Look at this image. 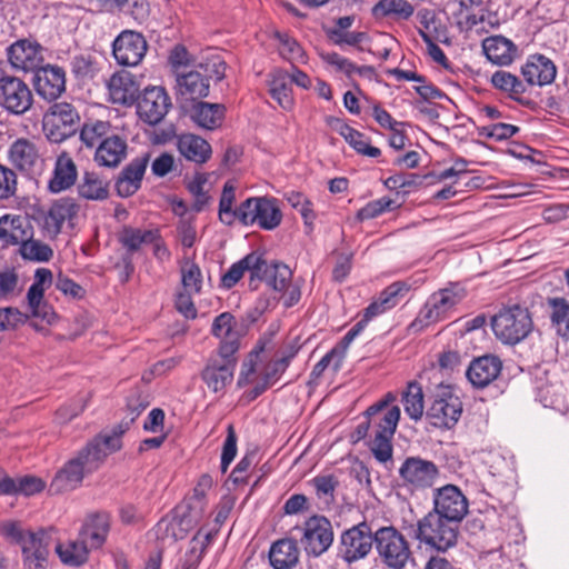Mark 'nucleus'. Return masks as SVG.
Wrapping results in <instances>:
<instances>
[{
    "label": "nucleus",
    "mask_w": 569,
    "mask_h": 569,
    "mask_svg": "<svg viewBox=\"0 0 569 569\" xmlns=\"http://www.w3.org/2000/svg\"><path fill=\"white\" fill-rule=\"evenodd\" d=\"M148 50V43L142 33L123 30L112 42V54L116 61L124 67L138 66Z\"/></svg>",
    "instance_id": "15"
},
{
    "label": "nucleus",
    "mask_w": 569,
    "mask_h": 569,
    "mask_svg": "<svg viewBox=\"0 0 569 569\" xmlns=\"http://www.w3.org/2000/svg\"><path fill=\"white\" fill-rule=\"evenodd\" d=\"M180 272L182 290L199 293L202 287V273L200 268L196 263L187 260L181 264Z\"/></svg>",
    "instance_id": "51"
},
{
    "label": "nucleus",
    "mask_w": 569,
    "mask_h": 569,
    "mask_svg": "<svg viewBox=\"0 0 569 569\" xmlns=\"http://www.w3.org/2000/svg\"><path fill=\"white\" fill-rule=\"evenodd\" d=\"M191 119L201 128L213 129V103L197 100L191 102Z\"/></svg>",
    "instance_id": "53"
},
{
    "label": "nucleus",
    "mask_w": 569,
    "mask_h": 569,
    "mask_svg": "<svg viewBox=\"0 0 569 569\" xmlns=\"http://www.w3.org/2000/svg\"><path fill=\"white\" fill-rule=\"evenodd\" d=\"M405 412L415 421L422 418L425 411L423 391L419 382L410 381L401 393Z\"/></svg>",
    "instance_id": "47"
},
{
    "label": "nucleus",
    "mask_w": 569,
    "mask_h": 569,
    "mask_svg": "<svg viewBox=\"0 0 569 569\" xmlns=\"http://www.w3.org/2000/svg\"><path fill=\"white\" fill-rule=\"evenodd\" d=\"M395 201L391 198L382 197L377 200L368 202L357 212V218L360 221L377 218L386 211L395 209Z\"/></svg>",
    "instance_id": "55"
},
{
    "label": "nucleus",
    "mask_w": 569,
    "mask_h": 569,
    "mask_svg": "<svg viewBox=\"0 0 569 569\" xmlns=\"http://www.w3.org/2000/svg\"><path fill=\"white\" fill-rule=\"evenodd\" d=\"M319 498H325L326 501L333 500V493L339 485V481L333 475L317 476L311 480Z\"/></svg>",
    "instance_id": "62"
},
{
    "label": "nucleus",
    "mask_w": 569,
    "mask_h": 569,
    "mask_svg": "<svg viewBox=\"0 0 569 569\" xmlns=\"http://www.w3.org/2000/svg\"><path fill=\"white\" fill-rule=\"evenodd\" d=\"M19 252L23 259L39 262H47L53 256V251L48 244L32 238L20 244Z\"/></svg>",
    "instance_id": "50"
},
{
    "label": "nucleus",
    "mask_w": 569,
    "mask_h": 569,
    "mask_svg": "<svg viewBox=\"0 0 569 569\" xmlns=\"http://www.w3.org/2000/svg\"><path fill=\"white\" fill-rule=\"evenodd\" d=\"M237 433L232 423L227 427V437L224 439L221 452L220 468L226 472L237 455Z\"/></svg>",
    "instance_id": "58"
},
{
    "label": "nucleus",
    "mask_w": 569,
    "mask_h": 569,
    "mask_svg": "<svg viewBox=\"0 0 569 569\" xmlns=\"http://www.w3.org/2000/svg\"><path fill=\"white\" fill-rule=\"evenodd\" d=\"M371 13L376 19L407 21L415 13V7L408 0H379L372 7Z\"/></svg>",
    "instance_id": "42"
},
{
    "label": "nucleus",
    "mask_w": 569,
    "mask_h": 569,
    "mask_svg": "<svg viewBox=\"0 0 569 569\" xmlns=\"http://www.w3.org/2000/svg\"><path fill=\"white\" fill-rule=\"evenodd\" d=\"M33 102L29 87L19 78H0V106L12 114H23Z\"/></svg>",
    "instance_id": "16"
},
{
    "label": "nucleus",
    "mask_w": 569,
    "mask_h": 569,
    "mask_svg": "<svg viewBox=\"0 0 569 569\" xmlns=\"http://www.w3.org/2000/svg\"><path fill=\"white\" fill-rule=\"evenodd\" d=\"M433 510L441 518L459 525L468 512V499L462 491L453 485H446L433 493Z\"/></svg>",
    "instance_id": "13"
},
{
    "label": "nucleus",
    "mask_w": 569,
    "mask_h": 569,
    "mask_svg": "<svg viewBox=\"0 0 569 569\" xmlns=\"http://www.w3.org/2000/svg\"><path fill=\"white\" fill-rule=\"evenodd\" d=\"M174 82L176 98L182 108H187V103L196 102L207 97L210 91V77L203 76L196 70L188 72L176 71Z\"/></svg>",
    "instance_id": "17"
},
{
    "label": "nucleus",
    "mask_w": 569,
    "mask_h": 569,
    "mask_svg": "<svg viewBox=\"0 0 569 569\" xmlns=\"http://www.w3.org/2000/svg\"><path fill=\"white\" fill-rule=\"evenodd\" d=\"M521 74L529 86H546L555 81L557 68L551 59L543 54H532L521 67Z\"/></svg>",
    "instance_id": "26"
},
{
    "label": "nucleus",
    "mask_w": 569,
    "mask_h": 569,
    "mask_svg": "<svg viewBox=\"0 0 569 569\" xmlns=\"http://www.w3.org/2000/svg\"><path fill=\"white\" fill-rule=\"evenodd\" d=\"M259 268L256 251H252L233 263L229 270L222 274L220 286L224 289H230L242 278L246 271H249V286L251 289L256 290L257 286L253 287V277H258L257 272L259 271Z\"/></svg>",
    "instance_id": "37"
},
{
    "label": "nucleus",
    "mask_w": 569,
    "mask_h": 569,
    "mask_svg": "<svg viewBox=\"0 0 569 569\" xmlns=\"http://www.w3.org/2000/svg\"><path fill=\"white\" fill-rule=\"evenodd\" d=\"M150 160V154L132 159L120 172L116 180L114 188L117 194L121 198H128L134 194L140 188L141 182Z\"/></svg>",
    "instance_id": "23"
},
{
    "label": "nucleus",
    "mask_w": 569,
    "mask_h": 569,
    "mask_svg": "<svg viewBox=\"0 0 569 569\" xmlns=\"http://www.w3.org/2000/svg\"><path fill=\"white\" fill-rule=\"evenodd\" d=\"M259 271L258 277H253V287H258V282H266L276 292H282L287 288V283L292 279L290 268L280 261H268L263 253L256 251Z\"/></svg>",
    "instance_id": "21"
},
{
    "label": "nucleus",
    "mask_w": 569,
    "mask_h": 569,
    "mask_svg": "<svg viewBox=\"0 0 569 569\" xmlns=\"http://www.w3.org/2000/svg\"><path fill=\"white\" fill-rule=\"evenodd\" d=\"M548 306L552 328L560 338L569 341V301L561 297L549 298Z\"/></svg>",
    "instance_id": "44"
},
{
    "label": "nucleus",
    "mask_w": 569,
    "mask_h": 569,
    "mask_svg": "<svg viewBox=\"0 0 569 569\" xmlns=\"http://www.w3.org/2000/svg\"><path fill=\"white\" fill-rule=\"evenodd\" d=\"M491 328L498 340L505 345H517L531 332L533 321L526 306H503L492 318Z\"/></svg>",
    "instance_id": "5"
},
{
    "label": "nucleus",
    "mask_w": 569,
    "mask_h": 569,
    "mask_svg": "<svg viewBox=\"0 0 569 569\" xmlns=\"http://www.w3.org/2000/svg\"><path fill=\"white\" fill-rule=\"evenodd\" d=\"M467 295L468 291L463 283L449 282L447 287L430 295L411 327L422 329L448 319Z\"/></svg>",
    "instance_id": "3"
},
{
    "label": "nucleus",
    "mask_w": 569,
    "mask_h": 569,
    "mask_svg": "<svg viewBox=\"0 0 569 569\" xmlns=\"http://www.w3.org/2000/svg\"><path fill=\"white\" fill-rule=\"evenodd\" d=\"M295 357V352H290L287 356H283L277 360H273L269 362L264 371L261 376V380L266 382L269 387H271L278 379L281 377V375L286 371L287 367L290 363V360Z\"/></svg>",
    "instance_id": "57"
},
{
    "label": "nucleus",
    "mask_w": 569,
    "mask_h": 569,
    "mask_svg": "<svg viewBox=\"0 0 569 569\" xmlns=\"http://www.w3.org/2000/svg\"><path fill=\"white\" fill-rule=\"evenodd\" d=\"M238 212L242 224H257L263 230H274L282 221V212L274 198H248L240 203Z\"/></svg>",
    "instance_id": "9"
},
{
    "label": "nucleus",
    "mask_w": 569,
    "mask_h": 569,
    "mask_svg": "<svg viewBox=\"0 0 569 569\" xmlns=\"http://www.w3.org/2000/svg\"><path fill=\"white\" fill-rule=\"evenodd\" d=\"M177 149L180 154L189 161L204 163L211 156V144L193 133L177 136Z\"/></svg>",
    "instance_id": "35"
},
{
    "label": "nucleus",
    "mask_w": 569,
    "mask_h": 569,
    "mask_svg": "<svg viewBox=\"0 0 569 569\" xmlns=\"http://www.w3.org/2000/svg\"><path fill=\"white\" fill-rule=\"evenodd\" d=\"M376 551L387 569H405L415 561L409 541L393 526L377 529Z\"/></svg>",
    "instance_id": "7"
},
{
    "label": "nucleus",
    "mask_w": 569,
    "mask_h": 569,
    "mask_svg": "<svg viewBox=\"0 0 569 569\" xmlns=\"http://www.w3.org/2000/svg\"><path fill=\"white\" fill-rule=\"evenodd\" d=\"M80 126L77 109L68 102H56L43 118V130L51 142H62L73 136Z\"/></svg>",
    "instance_id": "10"
},
{
    "label": "nucleus",
    "mask_w": 569,
    "mask_h": 569,
    "mask_svg": "<svg viewBox=\"0 0 569 569\" xmlns=\"http://www.w3.org/2000/svg\"><path fill=\"white\" fill-rule=\"evenodd\" d=\"M326 33L330 41L336 46L341 47L343 44H348L357 47L359 50H362L359 44L368 38V34L361 31H327Z\"/></svg>",
    "instance_id": "61"
},
{
    "label": "nucleus",
    "mask_w": 569,
    "mask_h": 569,
    "mask_svg": "<svg viewBox=\"0 0 569 569\" xmlns=\"http://www.w3.org/2000/svg\"><path fill=\"white\" fill-rule=\"evenodd\" d=\"M421 183V177L416 173H397L385 180V186L390 190L402 189L405 192Z\"/></svg>",
    "instance_id": "64"
},
{
    "label": "nucleus",
    "mask_w": 569,
    "mask_h": 569,
    "mask_svg": "<svg viewBox=\"0 0 569 569\" xmlns=\"http://www.w3.org/2000/svg\"><path fill=\"white\" fill-rule=\"evenodd\" d=\"M7 56L14 69L23 71H34L43 60L42 47L29 39H20L9 46Z\"/></svg>",
    "instance_id": "22"
},
{
    "label": "nucleus",
    "mask_w": 569,
    "mask_h": 569,
    "mask_svg": "<svg viewBox=\"0 0 569 569\" xmlns=\"http://www.w3.org/2000/svg\"><path fill=\"white\" fill-rule=\"evenodd\" d=\"M270 565L274 569H291L299 561V549L293 539H280L272 543L269 551Z\"/></svg>",
    "instance_id": "39"
},
{
    "label": "nucleus",
    "mask_w": 569,
    "mask_h": 569,
    "mask_svg": "<svg viewBox=\"0 0 569 569\" xmlns=\"http://www.w3.org/2000/svg\"><path fill=\"white\" fill-rule=\"evenodd\" d=\"M462 413V401L451 391L437 395L427 411L430 423L438 428L450 429L457 425Z\"/></svg>",
    "instance_id": "18"
},
{
    "label": "nucleus",
    "mask_w": 569,
    "mask_h": 569,
    "mask_svg": "<svg viewBox=\"0 0 569 569\" xmlns=\"http://www.w3.org/2000/svg\"><path fill=\"white\" fill-rule=\"evenodd\" d=\"M109 129L110 124L107 121H96L92 124H84L80 131V139L87 147L92 148L96 143L101 141Z\"/></svg>",
    "instance_id": "56"
},
{
    "label": "nucleus",
    "mask_w": 569,
    "mask_h": 569,
    "mask_svg": "<svg viewBox=\"0 0 569 569\" xmlns=\"http://www.w3.org/2000/svg\"><path fill=\"white\" fill-rule=\"evenodd\" d=\"M237 322L230 312H223L216 317V337L220 338L218 350L219 362L216 360V390L218 385L224 387L232 382L237 367V352L240 348V332Z\"/></svg>",
    "instance_id": "2"
},
{
    "label": "nucleus",
    "mask_w": 569,
    "mask_h": 569,
    "mask_svg": "<svg viewBox=\"0 0 569 569\" xmlns=\"http://www.w3.org/2000/svg\"><path fill=\"white\" fill-rule=\"evenodd\" d=\"M160 239L158 230H142L139 228L124 227L119 233V242L126 249L123 256H130L138 252L143 244H151Z\"/></svg>",
    "instance_id": "41"
},
{
    "label": "nucleus",
    "mask_w": 569,
    "mask_h": 569,
    "mask_svg": "<svg viewBox=\"0 0 569 569\" xmlns=\"http://www.w3.org/2000/svg\"><path fill=\"white\" fill-rule=\"evenodd\" d=\"M301 547L309 557H320L333 543V529L330 520L325 516H312L306 520Z\"/></svg>",
    "instance_id": "11"
},
{
    "label": "nucleus",
    "mask_w": 569,
    "mask_h": 569,
    "mask_svg": "<svg viewBox=\"0 0 569 569\" xmlns=\"http://www.w3.org/2000/svg\"><path fill=\"white\" fill-rule=\"evenodd\" d=\"M458 536L459 525L431 512L418 520L412 533L420 543L439 552L453 548L458 542Z\"/></svg>",
    "instance_id": "6"
},
{
    "label": "nucleus",
    "mask_w": 569,
    "mask_h": 569,
    "mask_svg": "<svg viewBox=\"0 0 569 569\" xmlns=\"http://www.w3.org/2000/svg\"><path fill=\"white\" fill-rule=\"evenodd\" d=\"M399 476L406 487L412 490L431 488L438 476V467L430 460L421 457H408L399 468Z\"/></svg>",
    "instance_id": "14"
},
{
    "label": "nucleus",
    "mask_w": 569,
    "mask_h": 569,
    "mask_svg": "<svg viewBox=\"0 0 569 569\" xmlns=\"http://www.w3.org/2000/svg\"><path fill=\"white\" fill-rule=\"evenodd\" d=\"M237 189L238 181L230 179L224 183L220 196L218 216L219 220L227 226L239 220L238 207H234Z\"/></svg>",
    "instance_id": "45"
},
{
    "label": "nucleus",
    "mask_w": 569,
    "mask_h": 569,
    "mask_svg": "<svg viewBox=\"0 0 569 569\" xmlns=\"http://www.w3.org/2000/svg\"><path fill=\"white\" fill-rule=\"evenodd\" d=\"M490 82L495 89L507 93L510 99L517 101L519 104L530 110L538 108V103L535 100L522 96L527 88L516 74L509 71L498 70L492 73Z\"/></svg>",
    "instance_id": "28"
},
{
    "label": "nucleus",
    "mask_w": 569,
    "mask_h": 569,
    "mask_svg": "<svg viewBox=\"0 0 569 569\" xmlns=\"http://www.w3.org/2000/svg\"><path fill=\"white\" fill-rule=\"evenodd\" d=\"M36 92L47 101L57 100L66 91V71L62 67L47 64L34 70Z\"/></svg>",
    "instance_id": "19"
},
{
    "label": "nucleus",
    "mask_w": 569,
    "mask_h": 569,
    "mask_svg": "<svg viewBox=\"0 0 569 569\" xmlns=\"http://www.w3.org/2000/svg\"><path fill=\"white\" fill-rule=\"evenodd\" d=\"M109 181L101 178L94 171H86L78 186V194L80 198L90 201H103L109 198Z\"/></svg>",
    "instance_id": "40"
},
{
    "label": "nucleus",
    "mask_w": 569,
    "mask_h": 569,
    "mask_svg": "<svg viewBox=\"0 0 569 569\" xmlns=\"http://www.w3.org/2000/svg\"><path fill=\"white\" fill-rule=\"evenodd\" d=\"M342 361L343 351H338V348H333L313 366L311 377L315 379L321 377L330 365H332L335 371H338L342 366Z\"/></svg>",
    "instance_id": "60"
},
{
    "label": "nucleus",
    "mask_w": 569,
    "mask_h": 569,
    "mask_svg": "<svg viewBox=\"0 0 569 569\" xmlns=\"http://www.w3.org/2000/svg\"><path fill=\"white\" fill-rule=\"evenodd\" d=\"M0 531L8 541L21 547L24 560L30 563L34 562L36 568L42 567L47 561L52 540V528H40L33 532L24 530L18 521H8L1 525Z\"/></svg>",
    "instance_id": "4"
},
{
    "label": "nucleus",
    "mask_w": 569,
    "mask_h": 569,
    "mask_svg": "<svg viewBox=\"0 0 569 569\" xmlns=\"http://www.w3.org/2000/svg\"><path fill=\"white\" fill-rule=\"evenodd\" d=\"M77 178V166L70 154L63 151L56 159L52 176L48 181V191L51 193L66 191L74 186Z\"/></svg>",
    "instance_id": "29"
},
{
    "label": "nucleus",
    "mask_w": 569,
    "mask_h": 569,
    "mask_svg": "<svg viewBox=\"0 0 569 569\" xmlns=\"http://www.w3.org/2000/svg\"><path fill=\"white\" fill-rule=\"evenodd\" d=\"M127 430L128 423H118L109 432H100L88 441L56 472L49 492L60 495L79 488L87 475L97 471L109 455L121 449V437Z\"/></svg>",
    "instance_id": "1"
},
{
    "label": "nucleus",
    "mask_w": 569,
    "mask_h": 569,
    "mask_svg": "<svg viewBox=\"0 0 569 569\" xmlns=\"http://www.w3.org/2000/svg\"><path fill=\"white\" fill-rule=\"evenodd\" d=\"M14 491L12 495L22 493L32 496L41 492L46 488V482L36 476H24L17 480L13 479Z\"/></svg>",
    "instance_id": "63"
},
{
    "label": "nucleus",
    "mask_w": 569,
    "mask_h": 569,
    "mask_svg": "<svg viewBox=\"0 0 569 569\" xmlns=\"http://www.w3.org/2000/svg\"><path fill=\"white\" fill-rule=\"evenodd\" d=\"M410 287L402 281H396L385 288L379 296L363 310L362 316L369 321L395 308L409 291Z\"/></svg>",
    "instance_id": "30"
},
{
    "label": "nucleus",
    "mask_w": 569,
    "mask_h": 569,
    "mask_svg": "<svg viewBox=\"0 0 569 569\" xmlns=\"http://www.w3.org/2000/svg\"><path fill=\"white\" fill-rule=\"evenodd\" d=\"M400 419V408L392 406L383 410L378 416L372 417V425L376 428L375 433H381L387 437H393Z\"/></svg>",
    "instance_id": "49"
},
{
    "label": "nucleus",
    "mask_w": 569,
    "mask_h": 569,
    "mask_svg": "<svg viewBox=\"0 0 569 569\" xmlns=\"http://www.w3.org/2000/svg\"><path fill=\"white\" fill-rule=\"evenodd\" d=\"M273 37L281 44L280 53L289 60L305 61V51L299 42L287 33L276 31Z\"/></svg>",
    "instance_id": "54"
},
{
    "label": "nucleus",
    "mask_w": 569,
    "mask_h": 569,
    "mask_svg": "<svg viewBox=\"0 0 569 569\" xmlns=\"http://www.w3.org/2000/svg\"><path fill=\"white\" fill-rule=\"evenodd\" d=\"M482 50L487 59L497 66H510L519 53L518 47L500 34L486 38Z\"/></svg>",
    "instance_id": "32"
},
{
    "label": "nucleus",
    "mask_w": 569,
    "mask_h": 569,
    "mask_svg": "<svg viewBox=\"0 0 569 569\" xmlns=\"http://www.w3.org/2000/svg\"><path fill=\"white\" fill-rule=\"evenodd\" d=\"M127 142L119 136L103 138L96 150L94 160L98 164L113 168L126 157Z\"/></svg>",
    "instance_id": "36"
},
{
    "label": "nucleus",
    "mask_w": 569,
    "mask_h": 569,
    "mask_svg": "<svg viewBox=\"0 0 569 569\" xmlns=\"http://www.w3.org/2000/svg\"><path fill=\"white\" fill-rule=\"evenodd\" d=\"M109 94L113 103L133 106L140 97V84L129 71H119L108 82Z\"/></svg>",
    "instance_id": "25"
},
{
    "label": "nucleus",
    "mask_w": 569,
    "mask_h": 569,
    "mask_svg": "<svg viewBox=\"0 0 569 569\" xmlns=\"http://www.w3.org/2000/svg\"><path fill=\"white\" fill-rule=\"evenodd\" d=\"M8 158L12 166L24 172H31L40 161L36 143L26 138H19L11 143Z\"/></svg>",
    "instance_id": "33"
},
{
    "label": "nucleus",
    "mask_w": 569,
    "mask_h": 569,
    "mask_svg": "<svg viewBox=\"0 0 569 569\" xmlns=\"http://www.w3.org/2000/svg\"><path fill=\"white\" fill-rule=\"evenodd\" d=\"M31 238L33 228L27 217L4 214L0 218V241L3 246L21 244Z\"/></svg>",
    "instance_id": "27"
},
{
    "label": "nucleus",
    "mask_w": 569,
    "mask_h": 569,
    "mask_svg": "<svg viewBox=\"0 0 569 569\" xmlns=\"http://www.w3.org/2000/svg\"><path fill=\"white\" fill-rule=\"evenodd\" d=\"M392 438L393 437H387L381 433H375V438L370 445V450L373 457L381 463H385L392 458Z\"/></svg>",
    "instance_id": "59"
},
{
    "label": "nucleus",
    "mask_w": 569,
    "mask_h": 569,
    "mask_svg": "<svg viewBox=\"0 0 569 569\" xmlns=\"http://www.w3.org/2000/svg\"><path fill=\"white\" fill-rule=\"evenodd\" d=\"M286 199L301 214L307 228L306 232L310 233L313 230V221L316 219L312 202L303 193L297 191L288 192Z\"/></svg>",
    "instance_id": "48"
},
{
    "label": "nucleus",
    "mask_w": 569,
    "mask_h": 569,
    "mask_svg": "<svg viewBox=\"0 0 569 569\" xmlns=\"http://www.w3.org/2000/svg\"><path fill=\"white\" fill-rule=\"evenodd\" d=\"M377 530L373 531L367 521L345 529L338 540L337 557L347 565H352L366 559L376 548Z\"/></svg>",
    "instance_id": "8"
},
{
    "label": "nucleus",
    "mask_w": 569,
    "mask_h": 569,
    "mask_svg": "<svg viewBox=\"0 0 569 569\" xmlns=\"http://www.w3.org/2000/svg\"><path fill=\"white\" fill-rule=\"evenodd\" d=\"M343 139L352 149L362 156L377 158L381 154L380 149L370 146L365 134L355 128H351Z\"/></svg>",
    "instance_id": "52"
},
{
    "label": "nucleus",
    "mask_w": 569,
    "mask_h": 569,
    "mask_svg": "<svg viewBox=\"0 0 569 569\" xmlns=\"http://www.w3.org/2000/svg\"><path fill=\"white\" fill-rule=\"evenodd\" d=\"M109 531V515L98 512L88 517L79 531V537L89 549H99L106 542Z\"/></svg>",
    "instance_id": "31"
},
{
    "label": "nucleus",
    "mask_w": 569,
    "mask_h": 569,
    "mask_svg": "<svg viewBox=\"0 0 569 569\" xmlns=\"http://www.w3.org/2000/svg\"><path fill=\"white\" fill-rule=\"evenodd\" d=\"M89 548L78 536L74 540L59 542L56 546V552L60 561L68 567L79 568L89 559Z\"/></svg>",
    "instance_id": "43"
},
{
    "label": "nucleus",
    "mask_w": 569,
    "mask_h": 569,
    "mask_svg": "<svg viewBox=\"0 0 569 569\" xmlns=\"http://www.w3.org/2000/svg\"><path fill=\"white\" fill-rule=\"evenodd\" d=\"M213 537V529L200 528L190 541V547L179 560L176 569H197L207 547Z\"/></svg>",
    "instance_id": "38"
},
{
    "label": "nucleus",
    "mask_w": 569,
    "mask_h": 569,
    "mask_svg": "<svg viewBox=\"0 0 569 569\" xmlns=\"http://www.w3.org/2000/svg\"><path fill=\"white\" fill-rule=\"evenodd\" d=\"M198 517L186 510L183 506L173 509L172 515L163 517L156 526L158 539L172 541L183 539L196 523Z\"/></svg>",
    "instance_id": "20"
},
{
    "label": "nucleus",
    "mask_w": 569,
    "mask_h": 569,
    "mask_svg": "<svg viewBox=\"0 0 569 569\" xmlns=\"http://www.w3.org/2000/svg\"><path fill=\"white\" fill-rule=\"evenodd\" d=\"M70 71L78 81L92 80L100 71V62L92 53H77L70 59Z\"/></svg>",
    "instance_id": "46"
},
{
    "label": "nucleus",
    "mask_w": 569,
    "mask_h": 569,
    "mask_svg": "<svg viewBox=\"0 0 569 569\" xmlns=\"http://www.w3.org/2000/svg\"><path fill=\"white\" fill-rule=\"evenodd\" d=\"M137 114L150 126L160 123L172 107L171 98L163 87H146L137 102Z\"/></svg>",
    "instance_id": "12"
},
{
    "label": "nucleus",
    "mask_w": 569,
    "mask_h": 569,
    "mask_svg": "<svg viewBox=\"0 0 569 569\" xmlns=\"http://www.w3.org/2000/svg\"><path fill=\"white\" fill-rule=\"evenodd\" d=\"M502 369V362L499 357L485 355L475 358L466 370L469 382L475 388H485L495 381Z\"/></svg>",
    "instance_id": "24"
},
{
    "label": "nucleus",
    "mask_w": 569,
    "mask_h": 569,
    "mask_svg": "<svg viewBox=\"0 0 569 569\" xmlns=\"http://www.w3.org/2000/svg\"><path fill=\"white\" fill-rule=\"evenodd\" d=\"M79 209L80 207L76 199L71 197H63L56 200L51 204L44 218V226L47 230L58 234L61 231L64 221L76 218Z\"/></svg>",
    "instance_id": "34"
}]
</instances>
